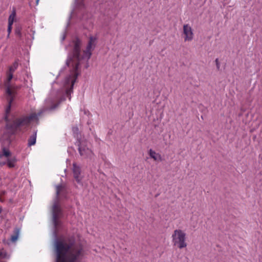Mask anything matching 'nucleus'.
<instances>
[{
  "label": "nucleus",
  "instance_id": "obj_1",
  "mask_svg": "<svg viewBox=\"0 0 262 262\" xmlns=\"http://www.w3.org/2000/svg\"><path fill=\"white\" fill-rule=\"evenodd\" d=\"M13 73L7 71V77L4 82L6 88L5 96L8 104L5 108V121L6 122V132L3 135V138L10 143L13 139V136L17 132H22L27 129L32 122L38 124L39 117L42 112H33L28 115H22L16 117L10 114L11 106L13 104L16 94L17 87L10 83L13 78Z\"/></svg>",
  "mask_w": 262,
  "mask_h": 262
},
{
  "label": "nucleus",
  "instance_id": "obj_2",
  "mask_svg": "<svg viewBox=\"0 0 262 262\" xmlns=\"http://www.w3.org/2000/svg\"><path fill=\"white\" fill-rule=\"evenodd\" d=\"M97 40V37L96 36H91L90 37L86 48L83 51V55L81 58L80 57V46L78 42L75 44L73 56L77 60V62L76 63L72 72L65 78L64 82V88L66 90V95L70 100L71 99V94L73 92V85L78 76L77 71L79 66V61L81 59H86L88 60L90 58L92 52L95 47Z\"/></svg>",
  "mask_w": 262,
  "mask_h": 262
},
{
  "label": "nucleus",
  "instance_id": "obj_3",
  "mask_svg": "<svg viewBox=\"0 0 262 262\" xmlns=\"http://www.w3.org/2000/svg\"><path fill=\"white\" fill-rule=\"evenodd\" d=\"M171 238L173 245L179 249L185 248L187 246V235L182 229L174 230L172 234Z\"/></svg>",
  "mask_w": 262,
  "mask_h": 262
},
{
  "label": "nucleus",
  "instance_id": "obj_4",
  "mask_svg": "<svg viewBox=\"0 0 262 262\" xmlns=\"http://www.w3.org/2000/svg\"><path fill=\"white\" fill-rule=\"evenodd\" d=\"M183 33L185 41H190L193 39V31L191 27L188 24L183 26Z\"/></svg>",
  "mask_w": 262,
  "mask_h": 262
},
{
  "label": "nucleus",
  "instance_id": "obj_5",
  "mask_svg": "<svg viewBox=\"0 0 262 262\" xmlns=\"http://www.w3.org/2000/svg\"><path fill=\"white\" fill-rule=\"evenodd\" d=\"M11 154L10 150L5 147L2 148V151L0 152V166H3L7 164L9 157Z\"/></svg>",
  "mask_w": 262,
  "mask_h": 262
},
{
  "label": "nucleus",
  "instance_id": "obj_6",
  "mask_svg": "<svg viewBox=\"0 0 262 262\" xmlns=\"http://www.w3.org/2000/svg\"><path fill=\"white\" fill-rule=\"evenodd\" d=\"M73 172L74 178L77 183L82 185V179L83 177L81 176V168L76 163L73 164Z\"/></svg>",
  "mask_w": 262,
  "mask_h": 262
},
{
  "label": "nucleus",
  "instance_id": "obj_7",
  "mask_svg": "<svg viewBox=\"0 0 262 262\" xmlns=\"http://www.w3.org/2000/svg\"><path fill=\"white\" fill-rule=\"evenodd\" d=\"M78 145L79 146L78 150L80 155L84 158H87L92 154V151L88 148L82 147L81 145V142L78 141Z\"/></svg>",
  "mask_w": 262,
  "mask_h": 262
},
{
  "label": "nucleus",
  "instance_id": "obj_8",
  "mask_svg": "<svg viewBox=\"0 0 262 262\" xmlns=\"http://www.w3.org/2000/svg\"><path fill=\"white\" fill-rule=\"evenodd\" d=\"M62 215L60 205L57 203H55L52 207V216L53 218H60Z\"/></svg>",
  "mask_w": 262,
  "mask_h": 262
},
{
  "label": "nucleus",
  "instance_id": "obj_9",
  "mask_svg": "<svg viewBox=\"0 0 262 262\" xmlns=\"http://www.w3.org/2000/svg\"><path fill=\"white\" fill-rule=\"evenodd\" d=\"M148 154L150 157L153 159L155 161H161L162 160L161 155L159 153L156 152L151 149H149Z\"/></svg>",
  "mask_w": 262,
  "mask_h": 262
},
{
  "label": "nucleus",
  "instance_id": "obj_10",
  "mask_svg": "<svg viewBox=\"0 0 262 262\" xmlns=\"http://www.w3.org/2000/svg\"><path fill=\"white\" fill-rule=\"evenodd\" d=\"M36 137H37V131L34 132L33 134L31 135L28 140V145L29 146H31L32 145H35L36 141Z\"/></svg>",
  "mask_w": 262,
  "mask_h": 262
},
{
  "label": "nucleus",
  "instance_id": "obj_11",
  "mask_svg": "<svg viewBox=\"0 0 262 262\" xmlns=\"http://www.w3.org/2000/svg\"><path fill=\"white\" fill-rule=\"evenodd\" d=\"M16 162L17 159L15 157H10V156L9 157L7 165L10 168H13L15 167Z\"/></svg>",
  "mask_w": 262,
  "mask_h": 262
},
{
  "label": "nucleus",
  "instance_id": "obj_12",
  "mask_svg": "<svg viewBox=\"0 0 262 262\" xmlns=\"http://www.w3.org/2000/svg\"><path fill=\"white\" fill-rule=\"evenodd\" d=\"M19 234V229L18 228H15L13 231V234L11 236V241L15 243L18 239Z\"/></svg>",
  "mask_w": 262,
  "mask_h": 262
},
{
  "label": "nucleus",
  "instance_id": "obj_13",
  "mask_svg": "<svg viewBox=\"0 0 262 262\" xmlns=\"http://www.w3.org/2000/svg\"><path fill=\"white\" fill-rule=\"evenodd\" d=\"M16 12L15 10H13L12 13L10 15L8 18V24H10V26H12L14 18L15 17Z\"/></svg>",
  "mask_w": 262,
  "mask_h": 262
},
{
  "label": "nucleus",
  "instance_id": "obj_14",
  "mask_svg": "<svg viewBox=\"0 0 262 262\" xmlns=\"http://www.w3.org/2000/svg\"><path fill=\"white\" fill-rule=\"evenodd\" d=\"M17 62H14L13 64L9 68L8 72L13 73L18 67Z\"/></svg>",
  "mask_w": 262,
  "mask_h": 262
},
{
  "label": "nucleus",
  "instance_id": "obj_15",
  "mask_svg": "<svg viewBox=\"0 0 262 262\" xmlns=\"http://www.w3.org/2000/svg\"><path fill=\"white\" fill-rule=\"evenodd\" d=\"M72 132L74 134V137L77 138L78 140H79V128L77 126H74L72 128Z\"/></svg>",
  "mask_w": 262,
  "mask_h": 262
},
{
  "label": "nucleus",
  "instance_id": "obj_16",
  "mask_svg": "<svg viewBox=\"0 0 262 262\" xmlns=\"http://www.w3.org/2000/svg\"><path fill=\"white\" fill-rule=\"evenodd\" d=\"M53 218V222L55 228H58L61 225V222L59 220V218L56 219Z\"/></svg>",
  "mask_w": 262,
  "mask_h": 262
},
{
  "label": "nucleus",
  "instance_id": "obj_17",
  "mask_svg": "<svg viewBox=\"0 0 262 262\" xmlns=\"http://www.w3.org/2000/svg\"><path fill=\"white\" fill-rule=\"evenodd\" d=\"M62 189V186L61 185H58L56 187V196L58 198L60 192Z\"/></svg>",
  "mask_w": 262,
  "mask_h": 262
},
{
  "label": "nucleus",
  "instance_id": "obj_18",
  "mask_svg": "<svg viewBox=\"0 0 262 262\" xmlns=\"http://www.w3.org/2000/svg\"><path fill=\"white\" fill-rule=\"evenodd\" d=\"M15 34H16V35L17 36H18V37H20L21 35V29L19 28H17L15 29Z\"/></svg>",
  "mask_w": 262,
  "mask_h": 262
},
{
  "label": "nucleus",
  "instance_id": "obj_19",
  "mask_svg": "<svg viewBox=\"0 0 262 262\" xmlns=\"http://www.w3.org/2000/svg\"><path fill=\"white\" fill-rule=\"evenodd\" d=\"M11 30H12V26H10V24H8V37L9 36V35L11 32Z\"/></svg>",
  "mask_w": 262,
  "mask_h": 262
},
{
  "label": "nucleus",
  "instance_id": "obj_20",
  "mask_svg": "<svg viewBox=\"0 0 262 262\" xmlns=\"http://www.w3.org/2000/svg\"><path fill=\"white\" fill-rule=\"evenodd\" d=\"M215 63H216V68L218 70L220 69V63H219V59L217 58L215 59Z\"/></svg>",
  "mask_w": 262,
  "mask_h": 262
},
{
  "label": "nucleus",
  "instance_id": "obj_21",
  "mask_svg": "<svg viewBox=\"0 0 262 262\" xmlns=\"http://www.w3.org/2000/svg\"><path fill=\"white\" fill-rule=\"evenodd\" d=\"M5 192H2L1 194H0V201L1 202H3L4 201V199L2 198V196L4 195Z\"/></svg>",
  "mask_w": 262,
  "mask_h": 262
},
{
  "label": "nucleus",
  "instance_id": "obj_22",
  "mask_svg": "<svg viewBox=\"0 0 262 262\" xmlns=\"http://www.w3.org/2000/svg\"><path fill=\"white\" fill-rule=\"evenodd\" d=\"M0 256L3 257H4V255L3 254L2 252H0Z\"/></svg>",
  "mask_w": 262,
  "mask_h": 262
},
{
  "label": "nucleus",
  "instance_id": "obj_23",
  "mask_svg": "<svg viewBox=\"0 0 262 262\" xmlns=\"http://www.w3.org/2000/svg\"><path fill=\"white\" fill-rule=\"evenodd\" d=\"M3 211V208L2 206H0V214L2 213Z\"/></svg>",
  "mask_w": 262,
  "mask_h": 262
},
{
  "label": "nucleus",
  "instance_id": "obj_24",
  "mask_svg": "<svg viewBox=\"0 0 262 262\" xmlns=\"http://www.w3.org/2000/svg\"><path fill=\"white\" fill-rule=\"evenodd\" d=\"M38 1H39V0H36V3H37V4H38Z\"/></svg>",
  "mask_w": 262,
  "mask_h": 262
}]
</instances>
